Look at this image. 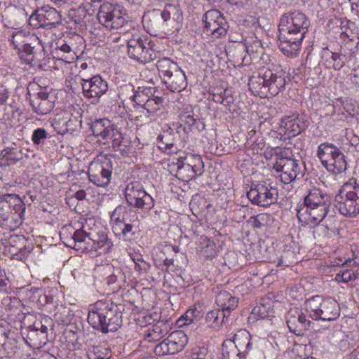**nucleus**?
I'll list each match as a JSON object with an SVG mask.
<instances>
[{"mask_svg":"<svg viewBox=\"0 0 359 359\" xmlns=\"http://www.w3.org/2000/svg\"><path fill=\"white\" fill-rule=\"evenodd\" d=\"M273 168L277 172H280L281 181L284 184H289L303 177L304 163L290 157L280 156Z\"/></svg>","mask_w":359,"mask_h":359,"instance_id":"12","label":"nucleus"},{"mask_svg":"<svg viewBox=\"0 0 359 359\" xmlns=\"http://www.w3.org/2000/svg\"><path fill=\"white\" fill-rule=\"evenodd\" d=\"M322 60L326 68L336 71L340 70L346 64L352 62L341 49L339 51H332L328 48L323 50Z\"/></svg>","mask_w":359,"mask_h":359,"instance_id":"23","label":"nucleus"},{"mask_svg":"<svg viewBox=\"0 0 359 359\" xmlns=\"http://www.w3.org/2000/svg\"><path fill=\"white\" fill-rule=\"evenodd\" d=\"M156 66L160 76L163 79L169 75H172V73L180 67L175 62L168 57L159 59Z\"/></svg>","mask_w":359,"mask_h":359,"instance_id":"41","label":"nucleus"},{"mask_svg":"<svg viewBox=\"0 0 359 359\" xmlns=\"http://www.w3.org/2000/svg\"><path fill=\"white\" fill-rule=\"evenodd\" d=\"M252 313L257 314L261 318H265L267 317L264 306H255L252 310Z\"/></svg>","mask_w":359,"mask_h":359,"instance_id":"64","label":"nucleus"},{"mask_svg":"<svg viewBox=\"0 0 359 359\" xmlns=\"http://www.w3.org/2000/svg\"><path fill=\"white\" fill-rule=\"evenodd\" d=\"M286 83L285 73L278 69H260L257 75L250 77L248 83L252 93L260 97H266L269 94L277 95L285 88Z\"/></svg>","mask_w":359,"mask_h":359,"instance_id":"4","label":"nucleus"},{"mask_svg":"<svg viewBox=\"0 0 359 359\" xmlns=\"http://www.w3.org/2000/svg\"><path fill=\"white\" fill-rule=\"evenodd\" d=\"M154 90L153 88L144 86L138 87L131 98L137 105L141 107L154 96Z\"/></svg>","mask_w":359,"mask_h":359,"instance_id":"44","label":"nucleus"},{"mask_svg":"<svg viewBox=\"0 0 359 359\" xmlns=\"http://www.w3.org/2000/svg\"><path fill=\"white\" fill-rule=\"evenodd\" d=\"M140 107L147 111L148 117L159 116L163 108V98L154 95Z\"/></svg>","mask_w":359,"mask_h":359,"instance_id":"36","label":"nucleus"},{"mask_svg":"<svg viewBox=\"0 0 359 359\" xmlns=\"http://www.w3.org/2000/svg\"><path fill=\"white\" fill-rule=\"evenodd\" d=\"M211 96L212 100L215 102L222 104L228 108L229 111L231 110L232 105L234 103V98L231 90L227 88H215L211 93Z\"/></svg>","mask_w":359,"mask_h":359,"instance_id":"35","label":"nucleus"},{"mask_svg":"<svg viewBox=\"0 0 359 359\" xmlns=\"http://www.w3.org/2000/svg\"><path fill=\"white\" fill-rule=\"evenodd\" d=\"M154 353L156 355H165L168 354H172L170 351L167 339H165L161 343L156 346L154 348Z\"/></svg>","mask_w":359,"mask_h":359,"instance_id":"57","label":"nucleus"},{"mask_svg":"<svg viewBox=\"0 0 359 359\" xmlns=\"http://www.w3.org/2000/svg\"><path fill=\"white\" fill-rule=\"evenodd\" d=\"M27 95L33 111L39 115L48 114L54 107L55 97L45 89L41 88L33 97L28 90Z\"/></svg>","mask_w":359,"mask_h":359,"instance_id":"20","label":"nucleus"},{"mask_svg":"<svg viewBox=\"0 0 359 359\" xmlns=\"http://www.w3.org/2000/svg\"><path fill=\"white\" fill-rule=\"evenodd\" d=\"M304 207L330 206L331 199L328 194L317 187L310 189L304 198Z\"/></svg>","mask_w":359,"mask_h":359,"instance_id":"26","label":"nucleus"},{"mask_svg":"<svg viewBox=\"0 0 359 359\" xmlns=\"http://www.w3.org/2000/svg\"><path fill=\"white\" fill-rule=\"evenodd\" d=\"M330 206L304 207L297 211L299 220L304 217L308 224L316 225L322 222L328 214Z\"/></svg>","mask_w":359,"mask_h":359,"instance_id":"24","label":"nucleus"},{"mask_svg":"<svg viewBox=\"0 0 359 359\" xmlns=\"http://www.w3.org/2000/svg\"><path fill=\"white\" fill-rule=\"evenodd\" d=\"M334 206L345 217L359 215V184L355 179H350L339 189L334 198Z\"/></svg>","mask_w":359,"mask_h":359,"instance_id":"7","label":"nucleus"},{"mask_svg":"<svg viewBox=\"0 0 359 359\" xmlns=\"http://www.w3.org/2000/svg\"><path fill=\"white\" fill-rule=\"evenodd\" d=\"M168 325L165 323L154 325L152 330L148 334V337L151 338L149 340H159L168 333Z\"/></svg>","mask_w":359,"mask_h":359,"instance_id":"47","label":"nucleus"},{"mask_svg":"<svg viewBox=\"0 0 359 359\" xmlns=\"http://www.w3.org/2000/svg\"><path fill=\"white\" fill-rule=\"evenodd\" d=\"M194 170L190 176L201 175L203 171V162L200 155H187L184 161L177 163V175H183L184 170Z\"/></svg>","mask_w":359,"mask_h":359,"instance_id":"25","label":"nucleus"},{"mask_svg":"<svg viewBox=\"0 0 359 359\" xmlns=\"http://www.w3.org/2000/svg\"><path fill=\"white\" fill-rule=\"evenodd\" d=\"M283 127L286 130V132H287L292 136H296L301 132L299 125L297 123V120H296L295 118H291L290 117H287V118H285V120L283 121Z\"/></svg>","mask_w":359,"mask_h":359,"instance_id":"48","label":"nucleus"},{"mask_svg":"<svg viewBox=\"0 0 359 359\" xmlns=\"http://www.w3.org/2000/svg\"><path fill=\"white\" fill-rule=\"evenodd\" d=\"M336 222V219L330 217H328L325 221L324 226L327 229L326 235L328 237L332 236L333 234L339 233V229L337 226Z\"/></svg>","mask_w":359,"mask_h":359,"instance_id":"55","label":"nucleus"},{"mask_svg":"<svg viewBox=\"0 0 359 359\" xmlns=\"http://www.w3.org/2000/svg\"><path fill=\"white\" fill-rule=\"evenodd\" d=\"M73 230V233L69 229H63L60 232V238L64 244L69 248L84 252L88 250V245L90 236L83 229Z\"/></svg>","mask_w":359,"mask_h":359,"instance_id":"19","label":"nucleus"},{"mask_svg":"<svg viewBox=\"0 0 359 359\" xmlns=\"http://www.w3.org/2000/svg\"><path fill=\"white\" fill-rule=\"evenodd\" d=\"M102 1V0H86L83 5L86 12L88 13V16L97 15Z\"/></svg>","mask_w":359,"mask_h":359,"instance_id":"51","label":"nucleus"},{"mask_svg":"<svg viewBox=\"0 0 359 359\" xmlns=\"http://www.w3.org/2000/svg\"><path fill=\"white\" fill-rule=\"evenodd\" d=\"M127 45L128 55L134 60L145 64L156 58V53L147 39L133 36L128 41Z\"/></svg>","mask_w":359,"mask_h":359,"instance_id":"14","label":"nucleus"},{"mask_svg":"<svg viewBox=\"0 0 359 359\" xmlns=\"http://www.w3.org/2000/svg\"><path fill=\"white\" fill-rule=\"evenodd\" d=\"M22 201L15 194H5L0 197V220L14 212L22 203Z\"/></svg>","mask_w":359,"mask_h":359,"instance_id":"31","label":"nucleus"},{"mask_svg":"<svg viewBox=\"0 0 359 359\" xmlns=\"http://www.w3.org/2000/svg\"><path fill=\"white\" fill-rule=\"evenodd\" d=\"M111 246V241L105 235L100 236L97 240H95L90 237L88 250H86V252H97L102 249L103 252H107L109 251Z\"/></svg>","mask_w":359,"mask_h":359,"instance_id":"43","label":"nucleus"},{"mask_svg":"<svg viewBox=\"0 0 359 359\" xmlns=\"http://www.w3.org/2000/svg\"><path fill=\"white\" fill-rule=\"evenodd\" d=\"M278 189L266 182L252 185L247 192L248 198L252 204L269 207L278 201Z\"/></svg>","mask_w":359,"mask_h":359,"instance_id":"13","label":"nucleus"},{"mask_svg":"<svg viewBox=\"0 0 359 359\" xmlns=\"http://www.w3.org/2000/svg\"><path fill=\"white\" fill-rule=\"evenodd\" d=\"M163 82L167 88L172 92H180L187 84L185 73L180 67L165 78Z\"/></svg>","mask_w":359,"mask_h":359,"instance_id":"29","label":"nucleus"},{"mask_svg":"<svg viewBox=\"0 0 359 359\" xmlns=\"http://www.w3.org/2000/svg\"><path fill=\"white\" fill-rule=\"evenodd\" d=\"M137 217L126 207L117 206L110 215V225L116 237L124 241L135 239L138 228Z\"/></svg>","mask_w":359,"mask_h":359,"instance_id":"5","label":"nucleus"},{"mask_svg":"<svg viewBox=\"0 0 359 359\" xmlns=\"http://www.w3.org/2000/svg\"><path fill=\"white\" fill-rule=\"evenodd\" d=\"M358 276L352 270L341 271L336 275L335 280L338 282L348 283L357 279Z\"/></svg>","mask_w":359,"mask_h":359,"instance_id":"53","label":"nucleus"},{"mask_svg":"<svg viewBox=\"0 0 359 359\" xmlns=\"http://www.w3.org/2000/svg\"><path fill=\"white\" fill-rule=\"evenodd\" d=\"M166 339L172 354L182 351L188 342L186 334L182 330L172 332Z\"/></svg>","mask_w":359,"mask_h":359,"instance_id":"34","label":"nucleus"},{"mask_svg":"<svg viewBox=\"0 0 359 359\" xmlns=\"http://www.w3.org/2000/svg\"><path fill=\"white\" fill-rule=\"evenodd\" d=\"M196 250L207 259L212 258L217 254L215 243L206 236L200 238Z\"/></svg>","mask_w":359,"mask_h":359,"instance_id":"38","label":"nucleus"},{"mask_svg":"<svg viewBox=\"0 0 359 359\" xmlns=\"http://www.w3.org/2000/svg\"><path fill=\"white\" fill-rule=\"evenodd\" d=\"M39 12L43 23V27L50 29L55 28L60 24L62 17L55 8L48 6H43L39 9Z\"/></svg>","mask_w":359,"mask_h":359,"instance_id":"30","label":"nucleus"},{"mask_svg":"<svg viewBox=\"0 0 359 359\" xmlns=\"http://www.w3.org/2000/svg\"><path fill=\"white\" fill-rule=\"evenodd\" d=\"M125 198L128 204L135 208L147 211L154 206V198L146 192L140 182L133 181L125 189Z\"/></svg>","mask_w":359,"mask_h":359,"instance_id":"11","label":"nucleus"},{"mask_svg":"<svg viewBox=\"0 0 359 359\" xmlns=\"http://www.w3.org/2000/svg\"><path fill=\"white\" fill-rule=\"evenodd\" d=\"M165 136L163 135H159L157 137L158 141L161 143L162 146H159V148H163L165 149H170L172 148L174 144L171 142L164 140Z\"/></svg>","mask_w":359,"mask_h":359,"instance_id":"63","label":"nucleus"},{"mask_svg":"<svg viewBox=\"0 0 359 359\" xmlns=\"http://www.w3.org/2000/svg\"><path fill=\"white\" fill-rule=\"evenodd\" d=\"M268 215L259 214L255 217H252L250 219H252V226L255 228H260L264 226L263 222L265 217H267Z\"/></svg>","mask_w":359,"mask_h":359,"instance_id":"60","label":"nucleus"},{"mask_svg":"<svg viewBox=\"0 0 359 359\" xmlns=\"http://www.w3.org/2000/svg\"><path fill=\"white\" fill-rule=\"evenodd\" d=\"M53 326L52 319L48 316L36 319L32 325L21 328V335L29 346H41L48 341V327Z\"/></svg>","mask_w":359,"mask_h":359,"instance_id":"9","label":"nucleus"},{"mask_svg":"<svg viewBox=\"0 0 359 359\" xmlns=\"http://www.w3.org/2000/svg\"><path fill=\"white\" fill-rule=\"evenodd\" d=\"M236 347L241 350V352L246 358V355L252 348V343L251 342V336L246 330H238L231 339Z\"/></svg>","mask_w":359,"mask_h":359,"instance_id":"33","label":"nucleus"},{"mask_svg":"<svg viewBox=\"0 0 359 359\" xmlns=\"http://www.w3.org/2000/svg\"><path fill=\"white\" fill-rule=\"evenodd\" d=\"M18 55L25 64L30 67H41V62L45 59L44 47L39 39L36 42L32 41L21 48Z\"/></svg>","mask_w":359,"mask_h":359,"instance_id":"17","label":"nucleus"},{"mask_svg":"<svg viewBox=\"0 0 359 359\" xmlns=\"http://www.w3.org/2000/svg\"><path fill=\"white\" fill-rule=\"evenodd\" d=\"M204 26L203 32L207 35H212L215 38L224 36L229 27L223 15L217 9L208 11L202 19Z\"/></svg>","mask_w":359,"mask_h":359,"instance_id":"15","label":"nucleus"},{"mask_svg":"<svg viewBox=\"0 0 359 359\" xmlns=\"http://www.w3.org/2000/svg\"><path fill=\"white\" fill-rule=\"evenodd\" d=\"M25 205L22 203L18 208H15V210L8 214L2 219L0 220V224L9 230L13 231L19 227L24 219V215L25 212Z\"/></svg>","mask_w":359,"mask_h":359,"instance_id":"27","label":"nucleus"},{"mask_svg":"<svg viewBox=\"0 0 359 359\" xmlns=\"http://www.w3.org/2000/svg\"><path fill=\"white\" fill-rule=\"evenodd\" d=\"M11 283L8 278H0V292L7 294L11 290Z\"/></svg>","mask_w":359,"mask_h":359,"instance_id":"62","label":"nucleus"},{"mask_svg":"<svg viewBox=\"0 0 359 359\" xmlns=\"http://www.w3.org/2000/svg\"><path fill=\"white\" fill-rule=\"evenodd\" d=\"M183 16L179 7L167 4L163 10L153 9L142 16V23L151 35L170 36L182 27Z\"/></svg>","mask_w":359,"mask_h":359,"instance_id":"2","label":"nucleus"},{"mask_svg":"<svg viewBox=\"0 0 359 359\" xmlns=\"http://www.w3.org/2000/svg\"><path fill=\"white\" fill-rule=\"evenodd\" d=\"M107 121L108 119L107 118L96 119L91 123L90 129L93 135L97 139L99 138L100 134L104 132V130L105 129L104 126L106 123H107Z\"/></svg>","mask_w":359,"mask_h":359,"instance_id":"50","label":"nucleus"},{"mask_svg":"<svg viewBox=\"0 0 359 359\" xmlns=\"http://www.w3.org/2000/svg\"><path fill=\"white\" fill-rule=\"evenodd\" d=\"M248 145L252 148L254 152L258 154L264 149L265 143L262 137H257L252 140L250 144Z\"/></svg>","mask_w":359,"mask_h":359,"instance_id":"58","label":"nucleus"},{"mask_svg":"<svg viewBox=\"0 0 359 359\" xmlns=\"http://www.w3.org/2000/svg\"><path fill=\"white\" fill-rule=\"evenodd\" d=\"M111 174L112 163L108 158L103 161L92 162L88 171L90 181L97 187H104L110 183Z\"/></svg>","mask_w":359,"mask_h":359,"instance_id":"16","label":"nucleus"},{"mask_svg":"<svg viewBox=\"0 0 359 359\" xmlns=\"http://www.w3.org/2000/svg\"><path fill=\"white\" fill-rule=\"evenodd\" d=\"M222 353L224 359H245L236 345L234 344L231 339H226L222 346Z\"/></svg>","mask_w":359,"mask_h":359,"instance_id":"40","label":"nucleus"},{"mask_svg":"<svg viewBox=\"0 0 359 359\" xmlns=\"http://www.w3.org/2000/svg\"><path fill=\"white\" fill-rule=\"evenodd\" d=\"M48 137V133L42 128L35 129L32 135V141L34 144L39 145L43 144L45 140Z\"/></svg>","mask_w":359,"mask_h":359,"instance_id":"49","label":"nucleus"},{"mask_svg":"<svg viewBox=\"0 0 359 359\" xmlns=\"http://www.w3.org/2000/svg\"><path fill=\"white\" fill-rule=\"evenodd\" d=\"M26 242L25 236L17 234H11L5 239L6 245L10 248L9 251L15 255L26 250Z\"/></svg>","mask_w":359,"mask_h":359,"instance_id":"37","label":"nucleus"},{"mask_svg":"<svg viewBox=\"0 0 359 359\" xmlns=\"http://www.w3.org/2000/svg\"><path fill=\"white\" fill-rule=\"evenodd\" d=\"M309 25V19L299 11L287 13L281 16L278 25V46L285 55L294 58L299 55Z\"/></svg>","mask_w":359,"mask_h":359,"instance_id":"1","label":"nucleus"},{"mask_svg":"<svg viewBox=\"0 0 359 359\" xmlns=\"http://www.w3.org/2000/svg\"><path fill=\"white\" fill-rule=\"evenodd\" d=\"M182 121L187 126V128H184L187 133L190 131H201L205 129V124L200 119L195 118L192 115L184 114L182 116Z\"/></svg>","mask_w":359,"mask_h":359,"instance_id":"45","label":"nucleus"},{"mask_svg":"<svg viewBox=\"0 0 359 359\" xmlns=\"http://www.w3.org/2000/svg\"><path fill=\"white\" fill-rule=\"evenodd\" d=\"M308 318L314 320L333 321L340 315L339 305L332 298L324 299L322 296L315 295L307 299L302 307Z\"/></svg>","mask_w":359,"mask_h":359,"instance_id":"6","label":"nucleus"},{"mask_svg":"<svg viewBox=\"0 0 359 359\" xmlns=\"http://www.w3.org/2000/svg\"><path fill=\"white\" fill-rule=\"evenodd\" d=\"M351 83L359 90V67L353 69L349 74Z\"/></svg>","mask_w":359,"mask_h":359,"instance_id":"59","label":"nucleus"},{"mask_svg":"<svg viewBox=\"0 0 359 359\" xmlns=\"http://www.w3.org/2000/svg\"><path fill=\"white\" fill-rule=\"evenodd\" d=\"M124 11L117 4L104 2L100 4L97 13V18L100 24L107 28L118 29L122 27L126 22Z\"/></svg>","mask_w":359,"mask_h":359,"instance_id":"10","label":"nucleus"},{"mask_svg":"<svg viewBox=\"0 0 359 359\" xmlns=\"http://www.w3.org/2000/svg\"><path fill=\"white\" fill-rule=\"evenodd\" d=\"M307 317L305 311H290L287 316V325L290 331L297 336L302 335L311 325V321Z\"/></svg>","mask_w":359,"mask_h":359,"instance_id":"22","label":"nucleus"},{"mask_svg":"<svg viewBox=\"0 0 359 359\" xmlns=\"http://www.w3.org/2000/svg\"><path fill=\"white\" fill-rule=\"evenodd\" d=\"M111 356L110 351L102 346H94L88 352V359H109Z\"/></svg>","mask_w":359,"mask_h":359,"instance_id":"46","label":"nucleus"},{"mask_svg":"<svg viewBox=\"0 0 359 359\" xmlns=\"http://www.w3.org/2000/svg\"><path fill=\"white\" fill-rule=\"evenodd\" d=\"M229 315L220 310V309H215L209 311L205 316V321L208 325L213 329H218L224 322V319L227 318Z\"/></svg>","mask_w":359,"mask_h":359,"instance_id":"42","label":"nucleus"},{"mask_svg":"<svg viewBox=\"0 0 359 359\" xmlns=\"http://www.w3.org/2000/svg\"><path fill=\"white\" fill-rule=\"evenodd\" d=\"M39 38L35 35L27 36L22 31L16 32L13 33L10 40L11 43L13 45L15 49L19 52L21 48H23L28 45L32 41L36 42Z\"/></svg>","mask_w":359,"mask_h":359,"instance_id":"39","label":"nucleus"},{"mask_svg":"<svg viewBox=\"0 0 359 359\" xmlns=\"http://www.w3.org/2000/svg\"><path fill=\"white\" fill-rule=\"evenodd\" d=\"M215 302L220 310L229 315L231 311L234 310L238 306V300L229 292L223 290L220 291L216 296Z\"/></svg>","mask_w":359,"mask_h":359,"instance_id":"32","label":"nucleus"},{"mask_svg":"<svg viewBox=\"0 0 359 359\" xmlns=\"http://www.w3.org/2000/svg\"><path fill=\"white\" fill-rule=\"evenodd\" d=\"M317 156L322 165L334 175L340 174L347 168L344 154L339 148L332 143H321L318 147Z\"/></svg>","mask_w":359,"mask_h":359,"instance_id":"8","label":"nucleus"},{"mask_svg":"<svg viewBox=\"0 0 359 359\" xmlns=\"http://www.w3.org/2000/svg\"><path fill=\"white\" fill-rule=\"evenodd\" d=\"M88 322L102 333L116 331L122 323L120 306L110 300H99L88 306Z\"/></svg>","mask_w":359,"mask_h":359,"instance_id":"3","label":"nucleus"},{"mask_svg":"<svg viewBox=\"0 0 359 359\" xmlns=\"http://www.w3.org/2000/svg\"><path fill=\"white\" fill-rule=\"evenodd\" d=\"M104 132L100 134L97 140L99 142H107L111 140L112 147L115 151H118L122 155L128 154V146L126 144L123 140V135L117 126L112 123L109 119L104 126Z\"/></svg>","mask_w":359,"mask_h":359,"instance_id":"18","label":"nucleus"},{"mask_svg":"<svg viewBox=\"0 0 359 359\" xmlns=\"http://www.w3.org/2000/svg\"><path fill=\"white\" fill-rule=\"evenodd\" d=\"M11 332L10 331L6 332L0 329V347H3L6 350L7 340L10 339Z\"/></svg>","mask_w":359,"mask_h":359,"instance_id":"61","label":"nucleus"},{"mask_svg":"<svg viewBox=\"0 0 359 359\" xmlns=\"http://www.w3.org/2000/svg\"><path fill=\"white\" fill-rule=\"evenodd\" d=\"M83 94L87 99L98 100L108 90L107 82L99 75L90 79H82Z\"/></svg>","mask_w":359,"mask_h":359,"instance_id":"21","label":"nucleus"},{"mask_svg":"<svg viewBox=\"0 0 359 359\" xmlns=\"http://www.w3.org/2000/svg\"><path fill=\"white\" fill-rule=\"evenodd\" d=\"M358 32L348 34V30L343 32L341 34L344 41L347 40L341 50L346 53V55L351 59L355 60L358 52L359 36Z\"/></svg>","mask_w":359,"mask_h":359,"instance_id":"28","label":"nucleus"},{"mask_svg":"<svg viewBox=\"0 0 359 359\" xmlns=\"http://www.w3.org/2000/svg\"><path fill=\"white\" fill-rule=\"evenodd\" d=\"M29 24L35 29L43 27V23L41 18L39 9L36 10L29 18Z\"/></svg>","mask_w":359,"mask_h":359,"instance_id":"56","label":"nucleus"},{"mask_svg":"<svg viewBox=\"0 0 359 359\" xmlns=\"http://www.w3.org/2000/svg\"><path fill=\"white\" fill-rule=\"evenodd\" d=\"M201 317V311H199L196 306L189 309L183 314V318H185V321L188 322L189 325L194 320L200 319Z\"/></svg>","mask_w":359,"mask_h":359,"instance_id":"54","label":"nucleus"},{"mask_svg":"<svg viewBox=\"0 0 359 359\" xmlns=\"http://www.w3.org/2000/svg\"><path fill=\"white\" fill-rule=\"evenodd\" d=\"M72 18L76 24L82 25L86 22L88 13L86 12L83 4L79 6L76 10L72 11Z\"/></svg>","mask_w":359,"mask_h":359,"instance_id":"52","label":"nucleus"}]
</instances>
